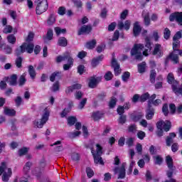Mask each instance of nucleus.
I'll use <instances>...</instances> for the list:
<instances>
[{
  "label": "nucleus",
  "mask_w": 182,
  "mask_h": 182,
  "mask_svg": "<svg viewBox=\"0 0 182 182\" xmlns=\"http://www.w3.org/2000/svg\"><path fill=\"white\" fill-rule=\"evenodd\" d=\"M32 173L34 174V176H36V177H40V176L42 174V169L37 167L32 171Z\"/></svg>",
  "instance_id": "bf43d9fd"
},
{
  "label": "nucleus",
  "mask_w": 182,
  "mask_h": 182,
  "mask_svg": "<svg viewBox=\"0 0 182 182\" xmlns=\"http://www.w3.org/2000/svg\"><path fill=\"white\" fill-rule=\"evenodd\" d=\"M12 29L13 28L11 27V26H6L3 30V33H11V32H12Z\"/></svg>",
  "instance_id": "338daca9"
},
{
  "label": "nucleus",
  "mask_w": 182,
  "mask_h": 182,
  "mask_svg": "<svg viewBox=\"0 0 182 182\" xmlns=\"http://www.w3.org/2000/svg\"><path fill=\"white\" fill-rule=\"evenodd\" d=\"M154 159L155 161V164H157L158 166H161V163H163V158H161V156H154Z\"/></svg>",
  "instance_id": "603ef678"
},
{
  "label": "nucleus",
  "mask_w": 182,
  "mask_h": 182,
  "mask_svg": "<svg viewBox=\"0 0 182 182\" xmlns=\"http://www.w3.org/2000/svg\"><path fill=\"white\" fill-rule=\"evenodd\" d=\"M28 151L29 148L23 147L20 149L18 151L19 157H22V156H26V154H28Z\"/></svg>",
  "instance_id": "ea45409f"
},
{
  "label": "nucleus",
  "mask_w": 182,
  "mask_h": 182,
  "mask_svg": "<svg viewBox=\"0 0 182 182\" xmlns=\"http://www.w3.org/2000/svg\"><path fill=\"white\" fill-rule=\"evenodd\" d=\"M4 114L10 117L15 116L16 114V111L14 109L5 108Z\"/></svg>",
  "instance_id": "473e14b6"
},
{
  "label": "nucleus",
  "mask_w": 182,
  "mask_h": 182,
  "mask_svg": "<svg viewBox=\"0 0 182 182\" xmlns=\"http://www.w3.org/2000/svg\"><path fill=\"white\" fill-rule=\"evenodd\" d=\"M171 35V31H170V29L168 28H166L164 31V39H168L170 38V36Z\"/></svg>",
  "instance_id": "6e6d98bb"
},
{
  "label": "nucleus",
  "mask_w": 182,
  "mask_h": 182,
  "mask_svg": "<svg viewBox=\"0 0 182 182\" xmlns=\"http://www.w3.org/2000/svg\"><path fill=\"white\" fill-rule=\"evenodd\" d=\"M73 58H72V56L70 55V53L66 52L63 55H58L56 58V62L57 63H60V62H63L65 60H68V62H72Z\"/></svg>",
  "instance_id": "9d476101"
},
{
  "label": "nucleus",
  "mask_w": 182,
  "mask_h": 182,
  "mask_svg": "<svg viewBox=\"0 0 182 182\" xmlns=\"http://www.w3.org/2000/svg\"><path fill=\"white\" fill-rule=\"evenodd\" d=\"M102 77H96V75H93L90 77V82L88 83L89 87L91 89H95L96 86L99 84L100 82H101Z\"/></svg>",
  "instance_id": "1a4fd4ad"
},
{
  "label": "nucleus",
  "mask_w": 182,
  "mask_h": 182,
  "mask_svg": "<svg viewBox=\"0 0 182 182\" xmlns=\"http://www.w3.org/2000/svg\"><path fill=\"white\" fill-rule=\"evenodd\" d=\"M53 39V30L49 29L47 32L46 36L43 37V41L46 43L48 41H52Z\"/></svg>",
  "instance_id": "cd10ccee"
},
{
  "label": "nucleus",
  "mask_w": 182,
  "mask_h": 182,
  "mask_svg": "<svg viewBox=\"0 0 182 182\" xmlns=\"http://www.w3.org/2000/svg\"><path fill=\"white\" fill-rule=\"evenodd\" d=\"M32 162L28 161L27 163H26L23 170V173L26 176H29L28 174H29V171H31V167H32Z\"/></svg>",
  "instance_id": "c756f323"
},
{
  "label": "nucleus",
  "mask_w": 182,
  "mask_h": 182,
  "mask_svg": "<svg viewBox=\"0 0 182 182\" xmlns=\"http://www.w3.org/2000/svg\"><path fill=\"white\" fill-rule=\"evenodd\" d=\"M149 98H150V94H149V92H146L140 96L139 102H141L143 103L146 102V100H149Z\"/></svg>",
  "instance_id": "a18cd8bd"
},
{
  "label": "nucleus",
  "mask_w": 182,
  "mask_h": 182,
  "mask_svg": "<svg viewBox=\"0 0 182 182\" xmlns=\"http://www.w3.org/2000/svg\"><path fill=\"white\" fill-rule=\"evenodd\" d=\"M144 117V114L141 112H139L136 115H132L131 119L133 120V122H139V120H141Z\"/></svg>",
  "instance_id": "2f4dec72"
},
{
  "label": "nucleus",
  "mask_w": 182,
  "mask_h": 182,
  "mask_svg": "<svg viewBox=\"0 0 182 182\" xmlns=\"http://www.w3.org/2000/svg\"><path fill=\"white\" fill-rule=\"evenodd\" d=\"M143 49H144L143 44H134L133 48L131 50V56H134L136 60H142L143 55H141V51Z\"/></svg>",
  "instance_id": "20e7f679"
},
{
  "label": "nucleus",
  "mask_w": 182,
  "mask_h": 182,
  "mask_svg": "<svg viewBox=\"0 0 182 182\" xmlns=\"http://www.w3.org/2000/svg\"><path fill=\"white\" fill-rule=\"evenodd\" d=\"M77 122V119L75 117H69L68 118V124L70 126H73L75 123Z\"/></svg>",
  "instance_id": "09e8293b"
},
{
  "label": "nucleus",
  "mask_w": 182,
  "mask_h": 182,
  "mask_svg": "<svg viewBox=\"0 0 182 182\" xmlns=\"http://www.w3.org/2000/svg\"><path fill=\"white\" fill-rule=\"evenodd\" d=\"M62 79V72L55 71L50 76V82H55V80H60Z\"/></svg>",
  "instance_id": "412c9836"
},
{
  "label": "nucleus",
  "mask_w": 182,
  "mask_h": 182,
  "mask_svg": "<svg viewBox=\"0 0 182 182\" xmlns=\"http://www.w3.org/2000/svg\"><path fill=\"white\" fill-rule=\"evenodd\" d=\"M102 60H103V55H100L97 58L92 59L91 63L92 68H96Z\"/></svg>",
  "instance_id": "c85d7f7f"
},
{
  "label": "nucleus",
  "mask_w": 182,
  "mask_h": 182,
  "mask_svg": "<svg viewBox=\"0 0 182 182\" xmlns=\"http://www.w3.org/2000/svg\"><path fill=\"white\" fill-rule=\"evenodd\" d=\"M82 132L79 131H75L73 132H69L68 136L70 139H75V137H77L80 134H81Z\"/></svg>",
  "instance_id": "3c124183"
},
{
  "label": "nucleus",
  "mask_w": 182,
  "mask_h": 182,
  "mask_svg": "<svg viewBox=\"0 0 182 182\" xmlns=\"http://www.w3.org/2000/svg\"><path fill=\"white\" fill-rule=\"evenodd\" d=\"M92 32V26L91 25H84L78 31L77 35H83V33H90Z\"/></svg>",
  "instance_id": "2eb2a0df"
},
{
  "label": "nucleus",
  "mask_w": 182,
  "mask_h": 182,
  "mask_svg": "<svg viewBox=\"0 0 182 182\" xmlns=\"http://www.w3.org/2000/svg\"><path fill=\"white\" fill-rule=\"evenodd\" d=\"M122 79L123 82H127V80L130 79V73L129 72L124 73V74L122 75Z\"/></svg>",
  "instance_id": "4d7b16f0"
},
{
  "label": "nucleus",
  "mask_w": 182,
  "mask_h": 182,
  "mask_svg": "<svg viewBox=\"0 0 182 182\" xmlns=\"http://www.w3.org/2000/svg\"><path fill=\"white\" fill-rule=\"evenodd\" d=\"M114 174L119 173L118 178H124L126 177V163H122L120 168L115 167L114 168Z\"/></svg>",
  "instance_id": "6e6552de"
},
{
  "label": "nucleus",
  "mask_w": 182,
  "mask_h": 182,
  "mask_svg": "<svg viewBox=\"0 0 182 182\" xmlns=\"http://www.w3.org/2000/svg\"><path fill=\"white\" fill-rule=\"evenodd\" d=\"M34 4H36V14L37 15H42L43 12L48 11V0H35Z\"/></svg>",
  "instance_id": "7ed1b4c3"
},
{
  "label": "nucleus",
  "mask_w": 182,
  "mask_h": 182,
  "mask_svg": "<svg viewBox=\"0 0 182 182\" xmlns=\"http://www.w3.org/2000/svg\"><path fill=\"white\" fill-rule=\"evenodd\" d=\"M7 41L9 43L15 45V43H16V37H15L14 34H10L7 36Z\"/></svg>",
  "instance_id": "79ce46f5"
},
{
  "label": "nucleus",
  "mask_w": 182,
  "mask_h": 182,
  "mask_svg": "<svg viewBox=\"0 0 182 182\" xmlns=\"http://www.w3.org/2000/svg\"><path fill=\"white\" fill-rule=\"evenodd\" d=\"M86 173L88 178H92V177L95 176V172L90 168V167H87L86 168Z\"/></svg>",
  "instance_id": "5fc2aeb1"
},
{
  "label": "nucleus",
  "mask_w": 182,
  "mask_h": 182,
  "mask_svg": "<svg viewBox=\"0 0 182 182\" xmlns=\"http://www.w3.org/2000/svg\"><path fill=\"white\" fill-rule=\"evenodd\" d=\"M156 76H157V73H156V70H151L150 73V82L151 83H155L156 82Z\"/></svg>",
  "instance_id": "37998d69"
},
{
  "label": "nucleus",
  "mask_w": 182,
  "mask_h": 182,
  "mask_svg": "<svg viewBox=\"0 0 182 182\" xmlns=\"http://www.w3.org/2000/svg\"><path fill=\"white\" fill-rule=\"evenodd\" d=\"M23 45H24V50L28 53H32L33 52V48H35V46L33 43H23Z\"/></svg>",
  "instance_id": "4be33fe9"
},
{
  "label": "nucleus",
  "mask_w": 182,
  "mask_h": 182,
  "mask_svg": "<svg viewBox=\"0 0 182 182\" xmlns=\"http://www.w3.org/2000/svg\"><path fill=\"white\" fill-rule=\"evenodd\" d=\"M53 146H57L55 148V151H63V146H62V141H57L54 144H51L50 146L53 147Z\"/></svg>",
  "instance_id": "bb28decb"
},
{
  "label": "nucleus",
  "mask_w": 182,
  "mask_h": 182,
  "mask_svg": "<svg viewBox=\"0 0 182 182\" xmlns=\"http://www.w3.org/2000/svg\"><path fill=\"white\" fill-rule=\"evenodd\" d=\"M91 153L94 157V163L95 164H101V166L105 164L103 159L102 158V155L103 154V147H102L100 144H96V153H95V151H92Z\"/></svg>",
  "instance_id": "f03ea898"
},
{
  "label": "nucleus",
  "mask_w": 182,
  "mask_h": 182,
  "mask_svg": "<svg viewBox=\"0 0 182 182\" xmlns=\"http://www.w3.org/2000/svg\"><path fill=\"white\" fill-rule=\"evenodd\" d=\"M178 48H180V41L175 40L173 43V49L174 52H178V55L180 56H182V50H179Z\"/></svg>",
  "instance_id": "b1692460"
},
{
  "label": "nucleus",
  "mask_w": 182,
  "mask_h": 182,
  "mask_svg": "<svg viewBox=\"0 0 182 182\" xmlns=\"http://www.w3.org/2000/svg\"><path fill=\"white\" fill-rule=\"evenodd\" d=\"M169 21L170 22H174V21H176L178 25L182 26V12L176 11L173 14H171L169 16Z\"/></svg>",
  "instance_id": "0eeeda50"
},
{
  "label": "nucleus",
  "mask_w": 182,
  "mask_h": 182,
  "mask_svg": "<svg viewBox=\"0 0 182 182\" xmlns=\"http://www.w3.org/2000/svg\"><path fill=\"white\" fill-rule=\"evenodd\" d=\"M25 76H26V73H23L18 80V85L19 86H23L25 83L26 82V78H25Z\"/></svg>",
  "instance_id": "de8ad7c7"
},
{
  "label": "nucleus",
  "mask_w": 182,
  "mask_h": 182,
  "mask_svg": "<svg viewBox=\"0 0 182 182\" xmlns=\"http://www.w3.org/2000/svg\"><path fill=\"white\" fill-rule=\"evenodd\" d=\"M2 37L0 36V50H4L6 55H11L12 53V48L5 43L1 42Z\"/></svg>",
  "instance_id": "9b49d317"
},
{
  "label": "nucleus",
  "mask_w": 182,
  "mask_h": 182,
  "mask_svg": "<svg viewBox=\"0 0 182 182\" xmlns=\"http://www.w3.org/2000/svg\"><path fill=\"white\" fill-rule=\"evenodd\" d=\"M181 31H177L173 37V41H180L181 39Z\"/></svg>",
  "instance_id": "774afa93"
},
{
  "label": "nucleus",
  "mask_w": 182,
  "mask_h": 182,
  "mask_svg": "<svg viewBox=\"0 0 182 182\" xmlns=\"http://www.w3.org/2000/svg\"><path fill=\"white\" fill-rule=\"evenodd\" d=\"M171 129V122L168 120L164 122V130L165 132H168Z\"/></svg>",
  "instance_id": "c03bdc74"
},
{
  "label": "nucleus",
  "mask_w": 182,
  "mask_h": 182,
  "mask_svg": "<svg viewBox=\"0 0 182 182\" xmlns=\"http://www.w3.org/2000/svg\"><path fill=\"white\" fill-rule=\"evenodd\" d=\"M172 90L176 96H180L182 95V86L178 84V81H175L172 85Z\"/></svg>",
  "instance_id": "f8f14e48"
},
{
  "label": "nucleus",
  "mask_w": 182,
  "mask_h": 182,
  "mask_svg": "<svg viewBox=\"0 0 182 182\" xmlns=\"http://www.w3.org/2000/svg\"><path fill=\"white\" fill-rule=\"evenodd\" d=\"M56 23V16H55V14H50V16L47 19V25H48V26H52V25H54V23Z\"/></svg>",
  "instance_id": "a878e982"
},
{
  "label": "nucleus",
  "mask_w": 182,
  "mask_h": 182,
  "mask_svg": "<svg viewBox=\"0 0 182 182\" xmlns=\"http://www.w3.org/2000/svg\"><path fill=\"white\" fill-rule=\"evenodd\" d=\"M104 77H105V80H112V79H113V74L112 73V72L108 71L105 75Z\"/></svg>",
  "instance_id": "0e129e2a"
},
{
  "label": "nucleus",
  "mask_w": 182,
  "mask_h": 182,
  "mask_svg": "<svg viewBox=\"0 0 182 182\" xmlns=\"http://www.w3.org/2000/svg\"><path fill=\"white\" fill-rule=\"evenodd\" d=\"M18 80V76L16 75H12L10 77L6 78V82L10 85V86H16Z\"/></svg>",
  "instance_id": "dca6fc26"
},
{
  "label": "nucleus",
  "mask_w": 182,
  "mask_h": 182,
  "mask_svg": "<svg viewBox=\"0 0 182 182\" xmlns=\"http://www.w3.org/2000/svg\"><path fill=\"white\" fill-rule=\"evenodd\" d=\"M136 136L139 140H144L146 137V132L143 131H138Z\"/></svg>",
  "instance_id": "13d9d810"
},
{
  "label": "nucleus",
  "mask_w": 182,
  "mask_h": 182,
  "mask_svg": "<svg viewBox=\"0 0 182 182\" xmlns=\"http://www.w3.org/2000/svg\"><path fill=\"white\" fill-rule=\"evenodd\" d=\"M50 114V111H49V108L46 107L43 111L41 119L39 121H35L34 124H36V126L38 127V129H42V127H43V124H46V122L49 120Z\"/></svg>",
  "instance_id": "39448f33"
},
{
  "label": "nucleus",
  "mask_w": 182,
  "mask_h": 182,
  "mask_svg": "<svg viewBox=\"0 0 182 182\" xmlns=\"http://www.w3.org/2000/svg\"><path fill=\"white\" fill-rule=\"evenodd\" d=\"M33 38H35V33L33 32H29L28 36L26 38V43H31L32 41H33Z\"/></svg>",
  "instance_id": "49530a36"
},
{
  "label": "nucleus",
  "mask_w": 182,
  "mask_h": 182,
  "mask_svg": "<svg viewBox=\"0 0 182 182\" xmlns=\"http://www.w3.org/2000/svg\"><path fill=\"white\" fill-rule=\"evenodd\" d=\"M138 72L139 73H144L146 72V62L138 64Z\"/></svg>",
  "instance_id": "4c0bfd02"
},
{
  "label": "nucleus",
  "mask_w": 182,
  "mask_h": 182,
  "mask_svg": "<svg viewBox=\"0 0 182 182\" xmlns=\"http://www.w3.org/2000/svg\"><path fill=\"white\" fill-rule=\"evenodd\" d=\"M145 42L146 45L145 48L143 51V55L144 56H149V53L151 52V43L150 42V39H149V38H145Z\"/></svg>",
  "instance_id": "4468645a"
},
{
  "label": "nucleus",
  "mask_w": 182,
  "mask_h": 182,
  "mask_svg": "<svg viewBox=\"0 0 182 182\" xmlns=\"http://www.w3.org/2000/svg\"><path fill=\"white\" fill-rule=\"evenodd\" d=\"M167 59H171L172 62L177 63L178 62V52H172L169 54Z\"/></svg>",
  "instance_id": "5701e85b"
},
{
  "label": "nucleus",
  "mask_w": 182,
  "mask_h": 182,
  "mask_svg": "<svg viewBox=\"0 0 182 182\" xmlns=\"http://www.w3.org/2000/svg\"><path fill=\"white\" fill-rule=\"evenodd\" d=\"M127 122V117L126 115H120L118 119L119 124H124Z\"/></svg>",
  "instance_id": "864d4df0"
},
{
  "label": "nucleus",
  "mask_w": 182,
  "mask_h": 182,
  "mask_svg": "<svg viewBox=\"0 0 182 182\" xmlns=\"http://www.w3.org/2000/svg\"><path fill=\"white\" fill-rule=\"evenodd\" d=\"M154 116V108L151 105H148V109L146 112V119L147 120H151Z\"/></svg>",
  "instance_id": "6ab92c4d"
},
{
  "label": "nucleus",
  "mask_w": 182,
  "mask_h": 182,
  "mask_svg": "<svg viewBox=\"0 0 182 182\" xmlns=\"http://www.w3.org/2000/svg\"><path fill=\"white\" fill-rule=\"evenodd\" d=\"M72 66H73V60H71V62H68V64L63 65V70H69Z\"/></svg>",
  "instance_id": "052dcab7"
},
{
  "label": "nucleus",
  "mask_w": 182,
  "mask_h": 182,
  "mask_svg": "<svg viewBox=\"0 0 182 182\" xmlns=\"http://www.w3.org/2000/svg\"><path fill=\"white\" fill-rule=\"evenodd\" d=\"M28 73L31 79H35L36 76V71L35 70V68H33L32 65L28 66Z\"/></svg>",
  "instance_id": "a19ab883"
},
{
  "label": "nucleus",
  "mask_w": 182,
  "mask_h": 182,
  "mask_svg": "<svg viewBox=\"0 0 182 182\" xmlns=\"http://www.w3.org/2000/svg\"><path fill=\"white\" fill-rule=\"evenodd\" d=\"M22 53H25V44H22L21 46L17 48L15 51L16 56H21Z\"/></svg>",
  "instance_id": "7c9ffc66"
},
{
  "label": "nucleus",
  "mask_w": 182,
  "mask_h": 182,
  "mask_svg": "<svg viewBox=\"0 0 182 182\" xmlns=\"http://www.w3.org/2000/svg\"><path fill=\"white\" fill-rule=\"evenodd\" d=\"M102 117H103L102 112L97 111L96 112L92 113V118L95 121L100 120V119H102Z\"/></svg>",
  "instance_id": "58836bf2"
},
{
  "label": "nucleus",
  "mask_w": 182,
  "mask_h": 182,
  "mask_svg": "<svg viewBox=\"0 0 182 182\" xmlns=\"http://www.w3.org/2000/svg\"><path fill=\"white\" fill-rule=\"evenodd\" d=\"M142 18H144V23L146 26H149L150 25V15L149 13H146L145 15L142 14Z\"/></svg>",
  "instance_id": "c9c22d12"
},
{
  "label": "nucleus",
  "mask_w": 182,
  "mask_h": 182,
  "mask_svg": "<svg viewBox=\"0 0 182 182\" xmlns=\"http://www.w3.org/2000/svg\"><path fill=\"white\" fill-rule=\"evenodd\" d=\"M96 40L93 39L86 43L85 48H87V49H94V48L96 46Z\"/></svg>",
  "instance_id": "72a5a7b5"
},
{
  "label": "nucleus",
  "mask_w": 182,
  "mask_h": 182,
  "mask_svg": "<svg viewBox=\"0 0 182 182\" xmlns=\"http://www.w3.org/2000/svg\"><path fill=\"white\" fill-rule=\"evenodd\" d=\"M71 159L73 161H79L80 160V156L77 153H73L71 154Z\"/></svg>",
  "instance_id": "680f3d73"
},
{
  "label": "nucleus",
  "mask_w": 182,
  "mask_h": 182,
  "mask_svg": "<svg viewBox=\"0 0 182 182\" xmlns=\"http://www.w3.org/2000/svg\"><path fill=\"white\" fill-rule=\"evenodd\" d=\"M112 68H114L115 76H119V75L122 73V69H120V65L117 63V60H116V58H112Z\"/></svg>",
  "instance_id": "ddd939ff"
},
{
  "label": "nucleus",
  "mask_w": 182,
  "mask_h": 182,
  "mask_svg": "<svg viewBox=\"0 0 182 182\" xmlns=\"http://www.w3.org/2000/svg\"><path fill=\"white\" fill-rule=\"evenodd\" d=\"M137 132V125L136 124H132L128 127V132L132 133V134H136Z\"/></svg>",
  "instance_id": "e433bc0d"
},
{
  "label": "nucleus",
  "mask_w": 182,
  "mask_h": 182,
  "mask_svg": "<svg viewBox=\"0 0 182 182\" xmlns=\"http://www.w3.org/2000/svg\"><path fill=\"white\" fill-rule=\"evenodd\" d=\"M87 102V98L82 99V100L78 105V109L82 110V109H83L85 107V105H86Z\"/></svg>",
  "instance_id": "69168bd1"
},
{
  "label": "nucleus",
  "mask_w": 182,
  "mask_h": 182,
  "mask_svg": "<svg viewBox=\"0 0 182 182\" xmlns=\"http://www.w3.org/2000/svg\"><path fill=\"white\" fill-rule=\"evenodd\" d=\"M166 163L169 168V171H166V176L168 178H173V173L176 170V167L173 165V158L170 156H166Z\"/></svg>",
  "instance_id": "423d86ee"
},
{
  "label": "nucleus",
  "mask_w": 182,
  "mask_h": 182,
  "mask_svg": "<svg viewBox=\"0 0 182 182\" xmlns=\"http://www.w3.org/2000/svg\"><path fill=\"white\" fill-rule=\"evenodd\" d=\"M22 57H18L16 59V66H17V68H22Z\"/></svg>",
  "instance_id": "e2e57ef3"
},
{
  "label": "nucleus",
  "mask_w": 182,
  "mask_h": 182,
  "mask_svg": "<svg viewBox=\"0 0 182 182\" xmlns=\"http://www.w3.org/2000/svg\"><path fill=\"white\" fill-rule=\"evenodd\" d=\"M133 32L134 36H139V34L141 32V27H140V25H139V22L137 21L134 24Z\"/></svg>",
  "instance_id": "393cba45"
},
{
  "label": "nucleus",
  "mask_w": 182,
  "mask_h": 182,
  "mask_svg": "<svg viewBox=\"0 0 182 182\" xmlns=\"http://www.w3.org/2000/svg\"><path fill=\"white\" fill-rule=\"evenodd\" d=\"M3 174V175H2ZM0 176H2V181L9 182L12 176V169L6 166V163L2 162L0 166Z\"/></svg>",
  "instance_id": "f257e3e1"
},
{
  "label": "nucleus",
  "mask_w": 182,
  "mask_h": 182,
  "mask_svg": "<svg viewBox=\"0 0 182 182\" xmlns=\"http://www.w3.org/2000/svg\"><path fill=\"white\" fill-rule=\"evenodd\" d=\"M130 21L129 20H127L124 23H123V21H119L118 22V28L120 31H122V29H123V28H124V29L126 31H129V29H130Z\"/></svg>",
  "instance_id": "aec40b11"
},
{
  "label": "nucleus",
  "mask_w": 182,
  "mask_h": 182,
  "mask_svg": "<svg viewBox=\"0 0 182 182\" xmlns=\"http://www.w3.org/2000/svg\"><path fill=\"white\" fill-rule=\"evenodd\" d=\"M58 43L59 45V46H68V39H66V38L65 37H60L58 38Z\"/></svg>",
  "instance_id": "f704fd0d"
},
{
  "label": "nucleus",
  "mask_w": 182,
  "mask_h": 182,
  "mask_svg": "<svg viewBox=\"0 0 182 182\" xmlns=\"http://www.w3.org/2000/svg\"><path fill=\"white\" fill-rule=\"evenodd\" d=\"M168 83L173 85L177 80H174V75L173 73H169L167 77Z\"/></svg>",
  "instance_id": "8fccbe9b"
},
{
  "label": "nucleus",
  "mask_w": 182,
  "mask_h": 182,
  "mask_svg": "<svg viewBox=\"0 0 182 182\" xmlns=\"http://www.w3.org/2000/svg\"><path fill=\"white\" fill-rule=\"evenodd\" d=\"M152 55L157 56V58H161L163 56V51H161V45L156 44Z\"/></svg>",
  "instance_id": "f3484780"
},
{
  "label": "nucleus",
  "mask_w": 182,
  "mask_h": 182,
  "mask_svg": "<svg viewBox=\"0 0 182 182\" xmlns=\"http://www.w3.org/2000/svg\"><path fill=\"white\" fill-rule=\"evenodd\" d=\"M176 133L171 132L166 138V143L168 147H170L173 143H174V138H176Z\"/></svg>",
  "instance_id": "a211bd4d"
}]
</instances>
